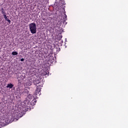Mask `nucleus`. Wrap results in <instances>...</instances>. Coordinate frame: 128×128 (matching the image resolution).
I'll return each mask as SVG.
<instances>
[{"instance_id":"f257e3e1","label":"nucleus","mask_w":128,"mask_h":128,"mask_svg":"<svg viewBox=\"0 0 128 128\" xmlns=\"http://www.w3.org/2000/svg\"><path fill=\"white\" fill-rule=\"evenodd\" d=\"M31 34H36V24L34 22L31 23L28 25Z\"/></svg>"},{"instance_id":"f03ea898","label":"nucleus","mask_w":128,"mask_h":128,"mask_svg":"<svg viewBox=\"0 0 128 128\" xmlns=\"http://www.w3.org/2000/svg\"><path fill=\"white\" fill-rule=\"evenodd\" d=\"M14 120V118H12V120H8L7 118H6L5 119H4L2 120V124L4 126H8V124L12 122V121Z\"/></svg>"},{"instance_id":"7ed1b4c3","label":"nucleus","mask_w":128,"mask_h":128,"mask_svg":"<svg viewBox=\"0 0 128 128\" xmlns=\"http://www.w3.org/2000/svg\"><path fill=\"white\" fill-rule=\"evenodd\" d=\"M40 86H40L36 87V90L34 92V94L35 96H40L41 94L40 90H42V88H40Z\"/></svg>"},{"instance_id":"20e7f679","label":"nucleus","mask_w":128,"mask_h":128,"mask_svg":"<svg viewBox=\"0 0 128 128\" xmlns=\"http://www.w3.org/2000/svg\"><path fill=\"white\" fill-rule=\"evenodd\" d=\"M33 82L35 86H38V84H40V80L38 78H36L35 80H33Z\"/></svg>"},{"instance_id":"39448f33","label":"nucleus","mask_w":128,"mask_h":128,"mask_svg":"<svg viewBox=\"0 0 128 128\" xmlns=\"http://www.w3.org/2000/svg\"><path fill=\"white\" fill-rule=\"evenodd\" d=\"M20 77L18 78V84H22V80H24L25 76H22V75H20Z\"/></svg>"},{"instance_id":"423d86ee","label":"nucleus","mask_w":128,"mask_h":128,"mask_svg":"<svg viewBox=\"0 0 128 128\" xmlns=\"http://www.w3.org/2000/svg\"><path fill=\"white\" fill-rule=\"evenodd\" d=\"M57 4H59V6H60V4L64 6V4H66V2H64V0H59Z\"/></svg>"},{"instance_id":"0eeeda50","label":"nucleus","mask_w":128,"mask_h":128,"mask_svg":"<svg viewBox=\"0 0 128 128\" xmlns=\"http://www.w3.org/2000/svg\"><path fill=\"white\" fill-rule=\"evenodd\" d=\"M0 12L2 14H3L4 16H6V11H4V8H1Z\"/></svg>"},{"instance_id":"6e6552de","label":"nucleus","mask_w":128,"mask_h":128,"mask_svg":"<svg viewBox=\"0 0 128 128\" xmlns=\"http://www.w3.org/2000/svg\"><path fill=\"white\" fill-rule=\"evenodd\" d=\"M6 88H14V84H12V83H10V84H8L6 86Z\"/></svg>"},{"instance_id":"1a4fd4ad","label":"nucleus","mask_w":128,"mask_h":128,"mask_svg":"<svg viewBox=\"0 0 128 128\" xmlns=\"http://www.w3.org/2000/svg\"><path fill=\"white\" fill-rule=\"evenodd\" d=\"M12 56H16L18 55V52H12Z\"/></svg>"},{"instance_id":"9d476101","label":"nucleus","mask_w":128,"mask_h":128,"mask_svg":"<svg viewBox=\"0 0 128 128\" xmlns=\"http://www.w3.org/2000/svg\"><path fill=\"white\" fill-rule=\"evenodd\" d=\"M4 18H5L6 20H8V16H6V15H5L4 16Z\"/></svg>"},{"instance_id":"9b49d317","label":"nucleus","mask_w":128,"mask_h":128,"mask_svg":"<svg viewBox=\"0 0 128 128\" xmlns=\"http://www.w3.org/2000/svg\"><path fill=\"white\" fill-rule=\"evenodd\" d=\"M46 74H48V73H46V72H44L42 73V76H46Z\"/></svg>"},{"instance_id":"f8f14e48","label":"nucleus","mask_w":128,"mask_h":128,"mask_svg":"<svg viewBox=\"0 0 128 128\" xmlns=\"http://www.w3.org/2000/svg\"><path fill=\"white\" fill-rule=\"evenodd\" d=\"M32 102L34 104H36V100H32Z\"/></svg>"},{"instance_id":"ddd939ff","label":"nucleus","mask_w":128,"mask_h":128,"mask_svg":"<svg viewBox=\"0 0 128 128\" xmlns=\"http://www.w3.org/2000/svg\"><path fill=\"white\" fill-rule=\"evenodd\" d=\"M26 102H27L26 100H24V101L23 103H24L25 104L24 106H26Z\"/></svg>"},{"instance_id":"4468645a","label":"nucleus","mask_w":128,"mask_h":128,"mask_svg":"<svg viewBox=\"0 0 128 128\" xmlns=\"http://www.w3.org/2000/svg\"><path fill=\"white\" fill-rule=\"evenodd\" d=\"M7 22H8L9 23V24H10L11 21L10 19H8V20H7Z\"/></svg>"},{"instance_id":"2eb2a0df","label":"nucleus","mask_w":128,"mask_h":128,"mask_svg":"<svg viewBox=\"0 0 128 128\" xmlns=\"http://www.w3.org/2000/svg\"><path fill=\"white\" fill-rule=\"evenodd\" d=\"M24 58L20 59L21 62H24Z\"/></svg>"},{"instance_id":"dca6fc26","label":"nucleus","mask_w":128,"mask_h":128,"mask_svg":"<svg viewBox=\"0 0 128 128\" xmlns=\"http://www.w3.org/2000/svg\"><path fill=\"white\" fill-rule=\"evenodd\" d=\"M58 0H56L55 2H56V4H58Z\"/></svg>"},{"instance_id":"f3484780","label":"nucleus","mask_w":128,"mask_h":128,"mask_svg":"<svg viewBox=\"0 0 128 128\" xmlns=\"http://www.w3.org/2000/svg\"><path fill=\"white\" fill-rule=\"evenodd\" d=\"M66 16V15H65Z\"/></svg>"}]
</instances>
